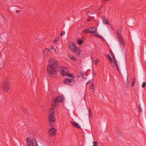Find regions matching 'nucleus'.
<instances>
[{
    "label": "nucleus",
    "mask_w": 146,
    "mask_h": 146,
    "mask_svg": "<svg viewBox=\"0 0 146 146\" xmlns=\"http://www.w3.org/2000/svg\"><path fill=\"white\" fill-rule=\"evenodd\" d=\"M69 48L70 49L74 52L76 53L78 49L74 44H73L72 45H69Z\"/></svg>",
    "instance_id": "nucleus-11"
},
{
    "label": "nucleus",
    "mask_w": 146,
    "mask_h": 146,
    "mask_svg": "<svg viewBox=\"0 0 146 146\" xmlns=\"http://www.w3.org/2000/svg\"><path fill=\"white\" fill-rule=\"evenodd\" d=\"M77 77H78V78H79V77H80V76H79V75H77Z\"/></svg>",
    "instance_id": "nucleus-40"
},
{
    "label": "nucleus",
    "mask_w": 146,
    "mask_h": 146,
    "mask_svg": "<svg viewBox=\"0 0 146 146\" xmlns=\"http://www.w3.org/2000/svg\"><path fill=\"white\" fill-rule=\"evenodd\" d=\"M117 36L118 37L119 40L120 41V43L123 46H125V43L124 41V40L123 39L121 35L119 34L118 32H117Z\"/></svg>",
    "instance_id": "nucleus-10"
},
{
    "label": "nucleus",
    "mask_w": 146,
    "mask_h": 146,
    "mask_svg": "<svg viewBox=\"0 0 146 146\" xmlns=\"http://www.w3.org/2000/svg\"><path fill=\"white\" fill-rule=\"evenodd\" d=\"M145 67H146V63H145Z\"/></svg>",
    "instance_id": "nucleus-44"
},
{
    "label": "nucleus",
    "mask_w": 146,
    "mask_h": 146,
    "mask_svg": "<svg viewBox=\"0 0 146 146\" xmlns=\"http://www.w3.org/2000/svg\"><path fill=\"white\" fill-rule=\"evenodd\" d=\"M146 86V82H144L143 83L142 85V88H144L145 86Z\"/></svg>",
    "instance_id": "nucleus-28"
},
{
    "label": "nucleus",
    "mask_w": 146,
    "mask_h": 146,
    "mask_svg": "<svg viewBox=\"0 0 146 146\" xmlns=\"http://www.w3.org/2000/svg\"><path fill=\"white\" fill-rule=\"evenodd\" d=\"M70 58L71 59V60H76V59L75 57L72 56H69Z\"/></svg>",
    "instance_id": "nucleus-25"
},
{
    "label": "nucleus",
    "mask_w": 146,
    "mask_h": 146,
    "mask_svg": "<svg viewBox=\"0 0 146 146\" xmlns=\"http://www.w3.org/2000/svg\"><path fill=\"white\" fill-rule=\"evenodd\" d=\"M93 143L94 144L93 146H98V143L97 142L94 141Z\"/></svg>",
    "instance_id": "nucleus-29"
},
{
    "label": "nucleus",
    "mask_w": 146,
    "mask_h": 146,
    "mask_svg": "<svg viewBox=\"0 0 146 146\" xmlns=\"http://www.w3.org/2000/svg\"><path fill=\"white\" fill-rule=\"evenodd\" d=\"M56 131V129L53 127H52L49 129L48 132V135L50 136H54L55 135V132Z\"/></svg>",
    "instance_id": "nucleus-8"
},
{
    "label": "nucleus",
    "mask_w": 146,
    "mask_h": 146,
    "mask_svg": "<svg viewBox=\"0 0 146 146\" xmlns=\"http://www.w3.org/2000/svg\"><path fill=\"white\" fill-rule=\"evenodd\" d=\"M138 111L139 113L140 112H141L142 111V109L141 108L140 104H139V105L138 107Z\"/></svg>",
    "instance_id": "nucleus-21"
},
{
    "label": "nucleus",
    "mask_w": 146,
    "mask_h": 146,
    "mask_svg": "<svg viewBox=\"0 0 146 146\" xmlns=\"http://www.w3.org/2000/svg\"><path fill=\"white\" fill-rule=\"evenodd\" d=\"M72 123L74 127H76L78 128H80V127L75 122H72Z\"/></svg>",
    "instance_id": "nucleus-16"
},
{
    "label": "nucleus",
    "mask_w": 146,
    "mask_h": 146,
    "mask_svg": "<svg viewBox=\"0 0 146 146\" xmlns=\"http://www.w3.org/2000/svg\"><path fill=\"white\" fill-rule=\"evenodd\" d=\"M69 79L67 78L64 80L63 82L65 84L69 85V83L68 81H69Z\"/></svg>",
    "instance_id": "nucleus-17"
},
{
    "label": "nucleus",
    "mask_w": 146,
    "mask_h": 146,
    "mask_svg": "<svg viewBox=\"0 0 146 146\" xmlns=\"http://www.w3.org/2000/svg\"><path fill=\"white\" fill-rule=\"evenodd\" d=\"M103 0L105 1H110V0Z\"/></svg>",
    "instance_id": "nucleus-39"
},
{
    "label": "nucleus",
    "mask_w": 146,
    "mask_h": 146,
    "mask_svg": "<svg viewBox=\"0 0 146 146\" xmlns=\"http://www.w3.org/2000/svg\"><path fill=\"white\" fill-rule=\"evenodd\" d=\"M116 134L117 135V136L118 137H119V136H120V135H121L120 133H116Z\"/></svg>",
    "instance_id": "nucleus-34"
},
{
    "label": "nucleus",
    "mask_w": 146,
    "mask_h": 146,
    "mask_svg": "<svg viewBox=\"0 0 146 146\" xmlns=\"http://www.w3.org/2000/svg\"><path fill=\"white\" fill-rule=\"evenodd\" d=\"M96 31V29L95 27L91 28L88 29H86L84 31V33H94Z\"/></svg>",
    "instance_id": "nucleus-7"
},
{
    "label": "nucleus",
    "mask_w": 146,
    "mask_h": 146,
    "mask_svg": "<svg viewBox=\"0 0 146 146\" xmlns=\"http://www.w3.org/2000/svg\"><path fill=\"white\" fill-rule=\"evenodd\" d=\"M58 70L60 74L63 76H65L66 74L69 72L68 68L64 66L59 67Z\"/></svg>",
    "instance_id": "nucleus-4"
},
{
    "label": "nucleus",
    "mask_w": 146,
    "mask_h": 146,
    "mask_svg": "<svg viewBox=\"0 0 146 146\" xmlns=\"http://www.w3.org/2000/svg\"><path fill=\"white\" fill-rule=\"evenodd\" d=\"M50 53V50L49 49L45 48L43 50L42 54L44 58L48 56Z\"/></svg>",
    "instance_id": "nucleus-9"
},
{
    "label": "nucleus",
    "mask_w": 146,
    "mask_h": 146,
    "mask_svg": "<svg viewBox=\"0 0 146 146\" xmlns=\"http://www.w3.org/2000/svg\"><path fill=\"white\" fill-rule=\"evenodd\" d=\"M19 11H19V10H16V12H17V13H19Z\"/></svg>",
    "instance_id": "nucleus-37"
},
{
    "label": "nucleus",
    "mask_w": 146,
    "mask_h": 146,
    "mask_svg": "<svg viewBox=\"0 0 146 146\" xmlns=\"http://www.w3.org/2000/svg\"><path fill=\"white\" fill-rule=\"evenodd\" d=\"M90 19H89L88 18L87 20V21L88 22H89L90 21Z\"/></svg>",
    "instance_id": "nucleus-36"
},
{
    "label": "nucleus",
    "mask_w": 146,
    "mask_h": 146,
    "mask_svg": "<svg viewBox=\"0 0 146 146\" xmlns=\"http://www.w3.org/2000/svg\"><path fill=\"white\" fill-rule=\"evenodd\" d=\"M89 117L90 118H92V115L91 114V112H90V113H89Z\"/></svg>",
    "instance_id": "nucleus-33"
},
{
    "label": "nucleus",
    "mask_w": 146,
    "mask_h": 146,
    "mask_svg": "<svg viewBox=\"0 0 146 146\" xmlns=\"http://www.w3.org/2000/svg\"><path fill=\"white\" fill-rule=\"evenodd\" d=\"M91 59H92V60H94V59H93V58H92V56H91Z\"/></svg>",
    "instance_id": "nucleus-41"
},
{
    "label": "nucleus",
    "mask_w": 146,
    "mask_h": 146,
    "mask_svg": "<svg viewBox=\"0 0 146 146\" xmlns=\"http://www.w3.org/2000/svg\"><path fill=\"white\" fill-rule=\"evenodd\" d=\"M127 80H128V76H127Z\"/></svg>",
    "instance_id": "nucleus-48"
},
{
    "label": "nucleus",
    "mask_w": 146,
    "mask_h": 146,
    "mask_svg": "<svg viewBox=\"0 0 146 146\" xmlns=\"http://www.w3.org/2000/svg\"><path fill=\"white\" fill-rule=\"evenodd\" d=\"M103 23L104 24H107L109 25V23L108 22V20H103Z\"/></svg>",
    "instance_id": "nucleus-24"
},
{
    "label": "nucleus",
    "mask_w": 146,
    "mask_h": 146,
    "mask_svg": "<svg viewBox=\"0 0 146 146\" xmlns=\"http://www.w3.org/2000/svg\"><path fill=\"white\" fill-rule=\"evenodd\" d=\"M65 32L64 31H62V32L61 33L60 35H61V36L64 35H65Z\"/></svg>",
    "instance_id": "nucleus-31"
},
{
    "label": "nucleus",
    "mask_w": 146,
    "mask_h": 146,
    "mask_svg": "<svg viewBox=\"0 0 146 146\" xmlns=\"http://www.w3.org/2000/svg\"><path fill=\"white\" fill-rule=\"evenodd\" d=\"M43 106H41V108H43Z\"/></svg>",
    "instance_id": "nucleus-47"
},
{
    "label": "nucleus",
    "mask_w": 146,
    "mask_h": 146,
    "mask_svg": "<svg viewBox=\"0 0 146 146\" xmlns=\"http://www.w3.org/2000/svg\"><path fill=\"white\" fill-rule=\"evenodd\" d=\"M107 56L110 62L111 63L112 66L113 68L115 67V64H114V62H113L111 56L109 54H108Z\"/></svg>",
    "instance_id": "nucleus-12"
},
{
    "label": "nucleus",
    "mask_w": 146,
    "mask_h": 146,
    "mask_svg": "<svg viewBox=\"0 0 146 146\" xmlns=\"http://www.w3.org/2000/svg\"><path fill=\"white\" fill-rule=\"evenodd\" d=\"M2 88L4 92H8L10 88V84L8 81H3Z\"/></svg>",
    "instance_id": "nucleus-5"
},
{
    "label": "nucleus",
    "mask_w": 146,
    "mask_h": 146,
    "mask_svg": "<svg viewBox=\"0 0 146 146\" xmlns=\"http://www.w3.org/2000/svg\"><path fill=\"white\" fill-rule=\"evenodd\" d=\"M113 58V62H114V64H115V66H116L117 67V70L119 71V68L118 65L117 63L116 62V60L115 58V57L114 56H112Z\"/></svg>",
    "instance_id": "nucleus-15"
},
{
    "label": "nucleus",
    "mask_w": 146,
    "mask_h": 146,
    "mask_svg": "<svg viewBox=\"0 0 146 146\" xmlns=\"http://www.w3.org/2000/svg\"><path fill=\"white\" fill-rule=\"evenodd\" d=\"M83 40L81 39H78L77 41V42L79 45H81L83 43Z\"/></svg>",
    "instance_id": "nucleus-19"
},
{
    "label": "nucleus",
    "mask_w": 146,
    "mask_h": 146,
    "mask_svg": "<svg viewBox=\"0 0 146 146\" xmlns=\"http://www.w3.org/2000/svg\"><path fill=\"white\" fill-rule=\"evenodd\" d=\"M64 100V97L60 96H58L54 100L53 102H52V107L54 108V107H56L58 103L63 102Z\"/></svg>",
    "instance_id": "nucleus-3"
},
{
    "label": "nucleus",
    "mask_w": 146,
    "mask_h": 146,
    "mask_svg": "<svg viewBox=\"0 0 146 146\" xmlns=\"http://www.w3.org/2000/svg\"><path fill=\"white\" fill-rule=\"evenodd\" d=\"M76 54L78 55V56L80 57H83L84 55L82 53V52H81L80 50L79 49H78Z\"/></svg>",
    "instance_id": "nucleus-14"
},
{
    "label": "nucleus",
    "mask_w": 146,
    "mask_h": 146,
    "mask_svg": "<svg viewBox=\"0 0 146 146\" xmlns=\"http://www.w3.org/2000/svg\"><path fill=\"white\" fill-rule=\"evenodd\" d=\"M143 59L144 62H146V52L143 55Z\"/></svg>",
    "instance_id": "nucleus-20"
},
{
    "label": "nucleus",
    "mask_w": 146,
    "mask_h": 146,
    "mask_svg": "<svg viewBox=\"0 0 146 146\" xmlns=\"http://www.w3.org/2000/svg\"><path fill=\"white\" fill-rule=\"evenodd\" d=\"M66 75L67 76L69 77H72V78H73V77H74L72 74L69 73V72L66 74L65 76Z\"/></svg>",
    "instance_id": "nucleus-22"
},
{
    "label": "nucleus",
    "mask_w": 146,
    "mask_h": 146,
    "mask_svg": "<svg viewBox=\"0 0 146 146\" xmlns=\"http://www.w3.org/2000/svg\"><path fill=\"white\" fill-rule=\"evenodd\" d=\"M48 62L49 64L47 66V72L49 76L52 77L56 74V70L59 67V65L56 60L52 58L49 59Z\"/></svg>",
    "instance_id": "nucleus-1"
},
{
    "label": "nucleus",
    "mask_w": 146,
    "mask_h": 146,
    "mask_svg": "<svg viewBox=\"0 0 146 146\" xmlns=\"http://www.w3.org/2000/svg\"><path fill=\"white\" fill-rule=\"evenodd\" d=\"M100 9H101V8H100L98 9V10H100Z\"/></svg>",
    "instance_id": "nucleus-46"
},
{
    "label": "nucleus",
    "mask_w": 146,
    "mask_h": 146,
    "mask_svg": "<svg viewBox=\"0 0 146 146\" xmlns=\"http://www.w3.org/2000/svg\"><path fill=\"white\" fill-rule=\"evenodd\" d=\"M59 38H60L59 36H58L55 39V40L54 41V43H57V41L59 40Z\"/></svg>",
    "instance_id": "nucleus-23"
},
{
    "label": "nucleus",
    "mask_w": 146,
    "mask_h": 146,
    "mask_svg": "<svg viewBox=\"0 0 146 146\" xmlns=\"http://www.w3.org/2000/svg\"><path fill=\"white\" fill-rule=\"evenodd\" d=\"M135 77H133L132 79V86L133 87H134L135 84Z\"/></svg>",
    "instance_id": "nucleus-18"
},
{
    "label": "nucleus",
    "mask_w": 146,
    "mask_h": 146,
    "mask_svg": "<svg viewBox=\"0 0 146 146\" xmlns=\"http://www.w3.org/2000/svg\"><path fill=\"white\" fill-rule=\"evenodd\" d=\"M54 109V107H52L50 108L49 110V114L48 117V120L50 127H53V123L55 122Z\"/></svg>",
    "instance_id": "nucleus-2"
},
{
    "label": "nucleus",
    "mask_w": 146,
    "mask_h": 146,
    "mask_svg": "<svg viewBox=\"0 0 146 146\" xmlns=\"http://www.w3.org/2000/svg\"><path fill=\"white\" fill-rule=\"evenodd\" d=\"M50 49L51 52H54L56 51L55 48L53 47H52Z\"/></svg>",
    "instance_id": "nucleus-26"
},
{
    "label": "nucleus",
    "mask_w": 146,
    "mask_h": 146,
    "mask_svg": "<svg viewBox=\"0 0 146 146\" xmlns=\"http://www.w3.org/2000/svg\"><path fill=\"white\" fill-rule=\"evenodd\" d=\"M74 77H73V78H72L71 79H69V80L68 81L69 86H71L75 84V81L74 80Z\"/></svg>",
    "instance_id": "nucleus-13"
},
{
    "label": "nucleus",
    "mask_w": 146,
    "mask_h": 146,
    "mask_svg": "<svg viewBox=\"0 0 146 146\" xmlns=\"http://www.w3.org/2000/svg\"><path fill=\"white\" fill-rule=\"evenodd\" d=\"M99 60L97 58L96 59L95 62H96V64L98 63V62H99Z\"/></svg>",
    "instance_id": "nucleus-35"
},
{
    "label": "nucleus",
    "mask_w": 146,
    "mask_h": 146,
    "mask_svg": "<svg viewBox=\"0 0 146 146\" xmlns=\"http://www.w3.org/2000/svg\"><path fill=\"white\" fill-rule=\"evenodd\" d=\"M3 66H4L5 65V63L4 62H3Z\"/></svg>",
    "instance_id": "nucleus-43"
},
{
    "label": "nucleus",
    "mask_w": 146,
    "mask_h": 146,
    "mask_svg": "<svg viewBox=\"0 0 146 146\" xmlns=\"http://www.w3.org/2000/svg\"><path fill=\"white\" fill-rule=\"evenodd\" d=\"M89 113H90V112H91V110L90 108L89 109Z\"/></svg>",
    "instance_id": "nucleus-38"
},
{
    "label": "nucleus",
    "mask_w": 146,
    "mask_h": 146,
    "mask_svg": "<svg viewBox=\"0 0 146 146\" xmlns=\"http://www.w3.org/2000/svg\"><path fill=\"white\" fill-rule=\"evenodd\" d=\"M95 36L97 37H100V38H102V36H100L99 34L98 33H96L95 34Z\"/></svg>",
    "instance_id": "nucleus-27"
},
{
    "label": "nucleus",
    "mask_w": 146,
    "mask_h": 146,
    "mask_svg": "<svg viewBox=\"0 0 146 146\" xmlns=\"http://www.w3.org/2000/svg\"><path fill=\"white\" fill-rule=\"evenodd\" d=\"M94 83H92V85H91V86L90 87V88L91 89H92V90H93L94 88Z\"/></svg>",
    "instance_id": "nucleus-30"
},
{
    "label": "nucleus",
    "mask_w": 146,
    "mask_h": 146,
    "mask_svg": "<svg viewBox=\"0 0 146 146\" xmlns=\"http://www.w3.org/2000/svg\"><path fill=\"white\" fill-rule=\"evenodd\" d=\"M27 145L28 146H38L35 139L34 138L32 140H30L28 138H27Z\"/></svg>",
    "instance_id": "nucleus-6"
},
{
    "label": "nucleus",
    "mask_w": 146,
    "mask_h": 146,
    "mask_svg": "<svg viewBox=\"0 0 146 146\" xmlns=\"http://www.w3.org/2000/svg\"><path fill=\"white\" fill-rule=\"evenodd\" d=\"M89 81L88 82H87V83H86V84H87L88 83H89Z\"/></svg>",
    "instance_id": "nucleus-42"
},
{
    "label": "nucleus",
    "mask_w": 146,
    "mask_h": 146,
    "mask_svg": "<svg viewBox=\"0 0 146 146\" xmlns=\"http://www.w3.org/2000/svg\"><path fill=\"white\" fill-rule=\"evenodd\" d=\"M110 54L111 56H114V55L113 53V52H112L111 51H110Z\"/></svg>",
    "instance_id": "nucleus-32"
},
{
    "label": "nucleus",
    "mask_w": 146,
    "mask_h": 146,
    "mask_svg": "<svg viewBox=\"0 0 146 146\" xmlns=\"http://www.w3.org/2000/svg\"><path fill=\"white\" fill-rule=\"evenodd\" d=\"M94 90H92V92H94Z\"/></svg>",
    "instance_id": "nucleus-45"
}]
</instances>
